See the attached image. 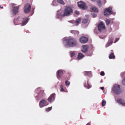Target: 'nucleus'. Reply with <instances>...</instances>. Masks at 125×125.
Here are the masks:
<instances>
[{"instance_id": "f257e3e1", "label": "nucleus", "mask_w": 125, "mask_h": 125, "mask_svg": "<svg viewBox=\"0 0 125 125\" xmlns=\"http://www.w3.org/2000/svg\"><path fill=\"white\" fill-rule=\"evenodd\" d=\"M73 11L72 8L69 6L65 7L63 11V14L61 11H58L57 12V17L59 18L60 17H62L65 16H69L72 14Z\"/></svg>"}, {"instance_id": "f03ea898", "label": "nucleus", "mask_w": 125, "mask_h": 125, "mask_svg": "<svg viewBox=\"0 0 125 125\" xmlns=\"http://www.w3.org/2000/svg\"><path fill=\"white\" fill-rule=\"evenodd\" d=\"M63 44L66 47H74L77 45V42L76 40L71 38L68 39H64Z\"/></svg>"}, {"instance_id": "7ed1b4c3", "label": "nucleus", "mask_w": 125, "mask_h": 125, "mask_svg": "<svg viewBox=\"0 0 125 125\" xmlns=\"http://www.w3.org/2000/svg\"><path fill=\"white\" fill-rule=\"evenodd\" d=\"M112 90L116 94L120 93L122 92L120 88V86L117 84H115L112 88Z\"/></svg>"}, {"instance_id": "20e7f679", "label": "nucleus", "mask_w": 125, "mask_h": 125, "mask_svg": "<svg viewBox=\"0 0 125 125\" xmlns=\"http://www.w3.org/2000/svg\"><path fill=\"white\" fill-rule=\"evenodd\" d=\"M112 8L111 7L105 9L104 10V15L107 16L112 14Z\"/></svg>"}, {"instance_id": "39448f33", "label": "nucleus", "mask_w": 125, "mask_h": 125, "mask_svg": "<svg viewBox=\"0 0 125 125\" xmlns=\"http://www.w3.org/2000/svg\"><path fill=\"white\" fill-rule=\"evenodd\" d=\"M31 6L30 4H27L24 6V10L25 13H27L31 10Z\"/></svg>"}, {"instance_id": "423d86ee", "label": "nucleus", "mask_w": 125, "mask_h": 125, "mask_svg": "<svg viewBox=\"0 0 125 125\" xmlns=\"http://www.w3.org/2000/svg\"><path fill=\"white\" fill-rule=\"evenodd\" d=\"M48 104L47 103L46 100L44 99L42 100L39 103V106L40 108L45 106Z\"/></svg>"}, {"instance_id": "0eeeda50", "label": "nucleus", "mask_w": 125, "mask_h": 125, "mask_svg": "<svg viewBox=\"0 0 125 125\" xmlns=\"http://www.w3.org/2000/svg\"><path fill=\"white\" fill-rule=\"evenodd\" d=\"M98 30L101 31L104 30L105 28V26L102 22H101L98 25Z\"/></svg>"}, {"instance_id": "6e6552de", "label": "nucleus", "mask_w": 125, "mask_h": 125, "mask_svg": "<svg viewBox=\"0 0 125 125\" xmlns=\"http://www.w3.org/2000/svg\"><path fill=\"white\" fill-rule=\"evenodd\" d=\"M12 5L13 7L12 10V13L13 14L16 15L18 12L19 7L18 6H17L16 7H15L14 6H15L16 5L14 4H12Z\"/></svg>"}, {"instance_id": "1a4fd4ad", "label": "nucleus", "mask_w": 125, "mask_h": 125, "mask_svg": "<svg viewBox=\"0 0 125 125\" xmlns=\"http://www.w3.org/2000/svg\"><path fill=\"white\" fill-rule=\"evenodd\" d=\"M78 7L80 8L84 9L86 8V6L85 3L82 1H80L78 2Z\"/></svg>"}, {"instance_id": "9d476101", "label": "nucleus", "mask_w": 125, "mask_h": 125, "mask_svg": "<svg viewBox=\"0 0 125 125\" xmlns=\"http://www.w3.org/2000/svg\"><path fill=\"white\" fill-rule=\"evenodd\" d=\"M81 18H79L76 20L75 21L73 20H71L68 21V22L72 23L74 25H77L80 23L81 21Z\"/></svg>"}, {"instance_id": "9b49d317", "label": "nucleus", "mask_w": 125, "mask_h": 125, "mask_svg": "<svg viewBox=\"0 0 125 125\" xmlns=\"http://www.w3.org/2000/svg\"><path fill=\"white\" fill-rule=\"evenodd\" d=\"M79 40L80 42L81 43H85L87 42L88 39L87 38L83 36Z\"/></svg>"}, {"instance_id": "f8f14e48", "label": "nucleus", "mask_w": 125, "mask_h": 125, "mask_svg": "<svg viewBox=\"0 0 125 125\" xmlns=\"http://www.w3.org/2000/svg\"><path fill=\"white\" fill-rule=\"evenodd\" d=\"M82 47L81 51L82 52L85 53L88 51V46L87 45H83Z\"/></svg>"}, {"instance_id": "ddd939ff", "label": "nucleus", "mask_w": 125, "mask_h": 125, "mask_svg": "<svg viewBox=\"0 0 125 125\" xmlns=\"http://www.w3.org/2000/svg\"><path fill=\"white\" fill-rule=\"evenodd\" d=\"M55 96V94H51L48 99V101L50 103L53 101L54 99Z\"/></svg>"}, {"instance_id": "4468645a", "label": "nucleus", "mask_w": 125, "mask_h": 125, "mask_svg": "<svg viewBox=\"0 0 125 125\" xmlns=\"http://www.w3.org/2000/svg\"><path fill=\"white\" fill-rule=\"evenodd\" d=\"M117 102L120 104H121L123 106H125V101L123 100L119 99L117 100Z\"/></svg>"}, {"instance_id": "2eb2a0df", "label": "nucleus", "mask_w": 125, "mask_h": 125, "mask_svg": "<svg viewBox=\"0 0 125 125\" xmlns=\"http://www.w3.org/2000/svg\"><path fill=\"white\" fill-rule=\"evenodd\" d=\"M57 78L59 79V78L62 77V75L63 73V71L62 70H58L57 72Z\"/></svg>"}, {"instance_id": "dca6fc26", "label": "nucleus", "mask_w": 125, "mask_h": 125, "mask_svg": "<svg viewBox=\"0 0 125 125\" xmlns=\"http://www.w3.org/2000/svg\"><path fill=\"white\" fill-rule=\"evenodd\" d=\"M113 38H110L109 39L108 42L107 43L106 45L105 46L107 47L112 44L113 40Z\"/></svg>"}, {"instance_id": "f3484780", "label": "nucleus", "mask_w": 125, "mask_h": 125, "mask_svg": "<svg viewBox=\"0 0 125 125\" xmlns=\"http://www.w3.org/2000/svg\"><path fill=\"white\" fill-rule=\"evenodd\" d=\"M29 19L27 18H25L23 20L22 24H21V26L25 25L28 22Z\"/></svg>"}, {"instance_id": "a211bd4d", "label": "nucleus", "mask_w": 125, "mask_h": 125, "mask_svg": "<svg viewBox=\"0 0 125 125\" xmlns=\"http://www.w3.org/2000/svg\"><path fill=\"white\" fill-rule=\"evenodd\" d=\"M84 57V55L82 53H79L78 55L77 59L79 60L81 59H82Z\"/></svg>"}, {"instance_id": "6ab92c4d", "label": "nucleus", "mask_w": 125, "mask_h": 125, "mask_svg": "<svg viewBox=\"0 0 125 125\" xmlns=\"http://www.w3.org/2000/svg\"><path fill=\"white\" fill-rule=\"evenodd\" d=\"M91 11L95 12H97L98 10L95 7H92L91 8Z\"/></svg>"}, {"instance_id": "aec40b11", "label": "nucleus", "mask_w": 125, "mask_h": 125, "mask_svg": "<svg viewBox=\"0 0 125 125\" xmlns=\"http://www.w3.org/2000/svg\"><path fill=\"white\" fill-rule=\"evenodd\" d=\"M92 1H96L98 5L101 6V3L100 0H91Z\"/></svg>"}, {"instance_id": "412c9836", "label": "nucleus", "mask_w": 125, "mask_h": 125, "mask_svg": "<svg viewBox=\"0 0 125 125\" xmlns=\"http://www.w3.org/2000/svg\"><path fill=\"white\" fill-rule=\"evenodd\" d=\"M57 2L60 4L64 5L65 3L63 0H57Z\"/></svg>"}, {"instance_id": "4be33fe9", "label": "nucleus", "mask_w": 125, "mask_h": 125, "mask_svg": "<svg viewBox=\"0 0 125 125\" xmlns=\"http://www.w3.org/2000/svg\"><path fill=\"white\" fill-rule=\"evenodd\" d=\"M71 33L77 35L79 33V32L78 31L72 30L71 31Z\"/></svg>"}, {"instance_id": "5701e85b", "label": "nucleus", "mask_w": 125, "mask_h": 125, "mask_svg": "<svg viewBox=\"0 0 125 125\" xmlns=\"http://www.w3.org/2000/svg\"><path fill=\"white\" fill-rule=\"evenodd\" d=\"M84 87L88 89H89L90 88L91 86V85L89 84L88 82L87 83V84L84 85Z\"/></svg>"}, {"instance_id": "b1692460", "label": "nucleus", "mask_w": 125, "mask_h": 125, "mask_svg": "<svg viewBox=\"0 0 125 125\" xmlns=\"http://www.w3.org/2000/svg\"><path fill=\"white\" fill-rule=\"evenodd\" d=\"M70 54L71 57H72L75 56V53L73 51H71L70 52Z\"/></svg>"}, {"instance_id": "393cba45", "label": "nucleus", "mask_w": 125, "mask_h": 125, "mask_svg": "<svg viewBox=\"0 0 125 125\" xmlns=\"http://www.w3.org/2000/svg\"><path fill=\"white\" fill-rule=\"evenodd\" d=\"M57 0H54L52 2V5L54 6H56L57 5V3L56 2Z\"/></svg>"}, {"instance_id": "a878e982", "label": "nucleus", "mask_w": 125, "mask_h": 125, "mask_svg": "<svg viewBox=\"0 0 125 125\" xmlns=\"http://www.w3.org/2000/svg\"><path fill=\"white\" fill-rule=\"evenodd\" d=\"M20 20V17H18L17 18L15 19L14 21V23L15 24L16 23H17Z\"/></svg>"}, {"instance_id": "bb28decb", "label": "nucleus", "mask_w": 125, "mask_h": 125, "mask_svg": "<svg viewBox=\"0 0 125 125\" xmlns=\"http://www.w3.org/2000/svg\"><path fill=\"white\" fill-rule=\"evenodd\" d=\"M115 56L113 53H111L109 56V58L110 59H113L115 57Z\"/></svg>"}, {"instance_id": "cd10ccee", "label": "nucleus", "mask_w": 125, "mask_h": 125, "mask_svg": "<svg viewBox=\"0 0 125 125\" xmlns=\"http://www.w3.org/2000/svg\"><path fill=\"white\" fill-rule=\"evenodd\" d=\"M88 21L87 19H83L82 20V22L83 23H86Z\"/></svg>"}, {"instance_id": "c85d7f7f", "label": "nucleus", "mask_w": 125, "mask_h": 125, "mask_svg": "<svg viewBox=\"0 0 125 125\" xmlns=\"http://www.w3.org/2000/svg\"><path fill=\"white\" fill-rule=\"evenodd\" d=\"M106 104V101L104 99L102 101V105L103 106H105Z\"/></svg>"}, {"instance_id": "c756f323", "label": "nucleus", "mask_w": 125, "mask_h": 125, "mask_svg": "<svg viewBox=\"0 0 125 125\" xmlns=\"http://www.w3.org/2000/svg\"><path fill=\"white\" fill-rule=\"evenodd\" d=\"M105 22L106 24L107 25L109 24L110 23V20L108 19H106L105 20Z\"/></svg>"}, {"instance_id": "7c9ffc66", "label": "nucleus", "mask_w": 125, "mask_h": 125, "mask_svg": "<svg viewBox=\"0 0 125 125\" xmlns=\"http://www.w3.org/2000/svg\"><path fill=\"white\" fill-rule=\"evenodd\" d=\"M84 74L85 75H89L90 74H91V72H88L87 71H85L84 72Z\"/></svg>"}, {"instance_id": "2f4dec72", "label": "nucleus", "mask_w": 125, "mask_h": 125, "mask_svg": "<svg viewBox=\"0 0 125 125\" xmlns=\"http://www.w3.org/2000/svg\"><path fill=\"white\" fill-rule=\"evenodd\" d=\"M52 108V107H49L48 108H46V111L48 112L50 110H51Z\"/></svg>"}, {"instance_id": "473e14b6", "label": "nucleus", "mask_w": 125, "mask_h": 125, "mask_svg": "<svg viewBox=\"0 0 125 125\" xmlns=\"http://www.w3.org/2000/svg\"><path fill=\"white\" fill-rule=\"evenodd\" d=\"M60 87L61 88L60 90L61 91H64V90L63 88V86L62 85H61Z\"/></svg>"}, {"instance_id": "72a5a7b5", "label": "nucleus", "mask_w": 125, "mask_h": 125, "mask_svg": "<svg viewBox=\"0 0 125 125\" xmlns=\"http://www.w3.org/2000/svg\"><path fill=\"white\" fill-rule=\"evenodd\" d=\"M65 83L67 86H69L70 84V82L68 81H66Z\"/></svg>"}, {"instance_id": "f704fd0d", "label": "nucleus", "mask_w": 125, "mask_h": 125, "mask_svg": "<svg viewBox=\"0 0 125 125\" xmlns=\"http://www.w3.org/2000/svg\"><path fill=\"white\" fill-rule=\"evenodd\" d=\"M122 83L124 85H125V77H124L122 81Z\"/></svg>"}, {"instance_id": "c9c22d12", "label": "nucleus", "mask_w": 125, "mask_h": 125, "mask_svg": "<svg viewBox=\"0 0 125 125\" xmlns=\"http://www.w3.org/2000/svg\"><path fill=\"white\" fill-rule=\"evenodd\" d=\"M119 38H115V40L114 42V43H115L119 39Z\"/></svg>"}, {"instance_id": "e433bc0d", "label": "nucleus", "mask_w": 125, "mask_h": 125, "mask_svg": "<svg viewBox=\"0 0 125 125\" xmlns=\"http://www.w3.org/2000/svg\"><path fill=\"white\" fill-rule=\"evenodd\" d=\"M74 13L75 14L77 15H79L80 14L79 12L77 10H75L74 12Z\"/></svg>"}, {"instance_id": "4c0bfd02", "label": "nucleus", "mask_w": 125, "mask_h": 125, "mask_svg": "<svg viewBox=\"0 0 125 125\" xmlns=\"http://www.w3.org/2000/svg\"><path fill=\"white\" fill-rule=\"evenodd\" d=\"M104 73L103 72H101L100 73V74L102 76H104Z\"/></svg>"}, {"instance_id": "58836bf2", "label": "nucleus", "mask_w": 125, "mask_h": 125, "mask_svg": "<svg viewBox=\"0 0 125 125\" xmlns=\"http://www.w3.org/2000/svg\"><path fill=\"white\" fill-rule=\"evenodd\" d=\"M92 15L94 17H95L96 16V14H92Z\"/></svg>"}, {"instance_id": "ea45409f", "label": "nucleus", "mask_w": 125, "mask_h": 125, "mask_svg": "<svg viewBox=\"0 0 125 125\" xmlns=\"http://www.w3.org/2000/svg\"><path fill=\"white\" fill-rule=\"evenodd\" d=\"M100 88L102 90H103L104 89V87H100Z\"/></svg>"}, {"instance_id": "a19ab883", "label": "nucleus", "mask_w": 125, "mask_h": 125, "mask_svg": "<svg viewBox=\"0 0 125 125\" xmlns=\"http://www.w3.org/2000/svg\"><path fill=\"white\" fill-rule=\"evenodd\" d=\"M103 1L104 2V3H105L106 2V1L105 0H104Z\"/></svg>"}, {"instance_id": "79ce46f5", "label": "nucleus", "mask_w": 125, "mask_h": 125, "mask_svg": "<svg viewBox=\"0 0 125 125\" xmlns=\"http://www.w3.org/2000/svg\"><path fill=\"white\" fill-rule=\"evenodd\" d=\"M0 8H1V9H3V7H1L0 6Z\"/></svg>"}, {"instance_id": "37998d69", "label": "nucleus", "mask_w": 125, "mask_h": 125, "mask_svg": "<svg viewBox=\"0 0 125 125\" xmlns=\"http://www.w3.org/2000/svg\"><path fill=\"white\" fill-rule=\"evenodd\" d=\"M90 125V124H89V123H88L87 125Z\"/></svg>"}]
</instances>
